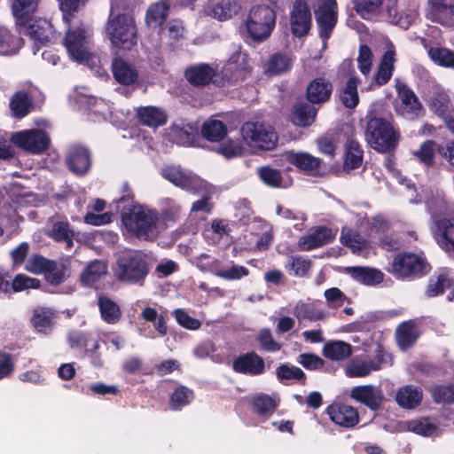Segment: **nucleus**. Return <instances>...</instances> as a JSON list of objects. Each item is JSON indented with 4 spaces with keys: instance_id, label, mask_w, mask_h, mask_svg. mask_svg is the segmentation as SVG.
I'll return each mask as SVG.
<instances>
[{
    "instance_id": "0eeeda50",
    "label": "nucleus",
    "mask_w": 454,
    "mask_h": 454,
    "mask_svg": "<svg viewBox=\"0 0 454 454\" xmlns=\"http://www.w3.org/2000/svg\"><path fill=\"white\" fill-rule=\"evenodd\" d=\"M90 31L84 24L70 27L66 32L63 43L71 59L80 64L88 63L91 59L89 49Z\"/></svg>"
},
{
    "instance_id": "a211bd4d",
    "label": "nucleus",
    "mask_w": 454,
    "mask_h": 454,
    "mask_svg": "<svg viewBox=\"0 0 454 454\" xmlns=\"http://www.w3.org/2000/svg\"><path fill=\"white\" fill-rule=\"evenodd\" d=\"M111 71L114 79L122 86L134 85L139 79L137 67L120 55L112 59Z\"/></svg>"
},
{
    "instance_id": "5fc2aeb1",
    "label": "nucleus",
    "mask_w": 454,
    "mask_h": 454,
    "mask_svg": "<svg viewBox=\"0 0 454 454\" xmlns=\"http://www.w3.org/2000/svg\"><path fill=\"white\" fill-rule=\"evenodd\" d=\"M352 3L356 12L366 20L380 12L383 0H352Z\"/></svg>"
},
{
    "instance_id": "bf43d9fd",
    "label": "nucleus",
    "mask_w": 454,
    "mask_h": 454,
    "mask_svg": "<svg viewBox=\"0 0 454 454\" xmlns=\"http://www.w3.org/2000/svg\"><path fill=\"white\" fill-rule=\"evenodd\" d=\"M253 410L259 415L271 414L278 406L276 401L266 394H261L253 398Z\"/></svg>"
},
{
    "instance_id": "cd10ccee",
    "label": "nucleus",
    "mask_w": 454,
    "mask_h": 454,
    "mask_svg": "<svg viewBox=\"0 0 454 454\" xmlns=\"http://www.w3.org/2000/svg\"><path fill=\"white\" fill-rule=\"evenodd\" d=\"M17 27L20 34L28 35L31 39L41 45H45L50 42L49 34L51 32V27L45 20H37L34 18L33 21Z\"/></svg>"
},
{
    "instance_id": "69168bd1",
    "label": "nucleus",
    "mask_w": 454,
    "mask_h": 454,
    "mask_svg": "<svg viewBox=\"0 0 454 454\" xmlns=\"http://www.w3.org/2000/svg\"><path fill=\"white\" fill-rule=\"evenodd\" d=\"M327 304L332 309H339L345 301L350 302V299L338 287H331L325 291Z\"/></svg>"
},
{
    "instance_id": "9d476101",
    "label": "nucleus",
    "mask_w": 454,
    "mask_h": 454,
    "mask_svg": "<svg viewBox=\"0 0 454 454\" xmlns=\"http://www.w3.org/2000/svg\"><path fill=\"white\" fill-rule=\"evenodd\" d=\"M399 105L395 106L397 114L415 121L424 114V107L415 92L404 82L395 86Z\"/></svg>"
},
{
    "instance_id": "f8f14e48",
    "label": "nucleus",
    "mask_w": 454,
    "mask_h": 454,
    "mask_svg": "<svg viewBox=\"0 0 454 454\" xmlns=\"http://www.w3.org/2000/svg\"><path fill=\"white\" fill-rule=\"evenodd\" d=\"M334 86L331 80L325 76L312 79L305 90L306 100L318 106L328 103L332 99Z\"/></svg>"
},
{
    "instance_id": "2eb2a0df",
    "label": "nucleus",
    "mask_w": 454,
    "mask_h": 454,
    "mask_svg": "<svg viewBox=\"0 0 454 454\" xmlns=\"http://www.w3.org/2000/svg\"><path fill=\"white\" fill-rule=\"evenodd\" d=\"M66 163L72 173L76 176H84L91 167V154L89 148L82 145H71L67 153Z\"/></svg>"
},
{
    "instance_id": "e2e57ef3",
    "label": "nucleus",
    "mask_w": 454,
    "mask_h": 454,
    "mask_svg": "<svg viewBox=\"0 0 454 454\" xmlns=\"http://www.w3.org/2000/svg\"><path fill=\"white\" fill-rule=\"evenodd\" d=\"M41 281L38 278H30L23 274H18L10 284V288L13 292H21L25 289H37L40 287Z\"/></svg>"
},
{
    "instance_id": "ddd939ff",
    "label": "nucleus",
    "mask_w": 454,
    "mask_h": 454,
    "mask_svg": "<svg viewBox=\"0 0 454 454\" xmlns=\"http://www.w3.org/2000/svg\"><path fill=\"white\" fill-rule=\"evenodd\" d=\"M427 19L446 27H454V0H428Z\"/></svg>"
},
{
    "instance_id": "6e6552de",
    "label": "nucleus",
    "mask_w": 454,
    "mask_h": 454,
    "mask_svg": "<svg viewBox=\"0 0 454 454\" xmlns=\"http://www.w3.org/2000/svg\"><path fill=\"white\" fill-rule=\"evenodd\" d=\"M244 139L250 146L261 150L270 151L274 149L278 142V136L275 129L260 122L247 121L241 127Z\"/></svg>"
},
{
    "instance_id": "393cba45",
    "label": "nucleus",
    "mask_w": 454,
    "mask_h": 454,
    "mask_svg": "<svg viewBox=\"0 0 454 454\" xmlns=\"http://www.w3.org/2000/svg\"><path fill=\"white\" fill-rule=\"evenodd\" d=\"M169 0H159L150 4L145 12V24L153 29L163 30V25L166 23L170 12Z\"/></svg>"
},
{
    "instance_id": "774afa93",
    "label": "nucleus",
    "mask_w": 454,
    "mask_h": 454,
    "mask_svg": "<svg viewBox=\"0 0 454 454\" xmlns=\"http://www.w3.org/2000/svg\"><path fill=\"white\" fill-rule=\"evenodd\" d=\"M358 68L364 75L370 74L372 65V52L367 44H361L357 57Z\"/></svg>"
},
{
    "instance_id": "f704fd0d",
    "label": "nucleus",
    "mask_w": 454,
    "mask_h": 454,
    "mask_svg": "<svg viewBox=\"0 0 454 454\" xmlns=\"http://www.w3.org/2000/svg\"><path fill=\"white\" fill-rule=\"evenodd\" d=\"M9 106L14 118L22 119L31 112L34 103L27 91L18 90L11 98Z\"/></svg>"
},
{
    "instance_id": "4c0bfd02",
    "label": "nucleus",
    "mask_w": 454,
    "mask_h": 454,
    "mask_svg": "<svg viewBox=\"0 0 454 454\" xmlns=\"http://www.w3.org/2000/svg\"><path fill=\"white\" fill-rule=\"evenodd\" d=\"M98 306L101 318L109 325L117 324L121 318V310L120 306L112 299L106 295H99L98 298Z\"/></svg>"
},
{
    "instance_id": "a18cd8bd",
    "label": "nucleus",
    "mask_w": 454,
    "mask_h": 454,
    "mask_svg": "<svg viewBox=\"0 0 454 454\" xmlns=\"http://www.w3.org/2000/svg\"><path fill=\"white\" fill-rule=\"evenodd\" d=\"M202 137L210 142H219L227 134L226 125L219 120H209L203 123Z\"/></svg>"
},
{
    "instance_id": "79ce46f5",
    "label": "nucleus",
    "mask_w": 454,
    "mask_h": 454,
    "mask_svg": "<svg viewBox=\"0 0 454 454\" xmlns=\"http://www.w3.org/2000/svg\"><path fill=\"white\" fill-rule=\"evenodd\" d=\"M439 145L434 140H426L417 151L413 152V156L424 167L433 168L435 162V152Z\"/></svg>"
},
{
    "instance_id": "f03ea898",
    "label": "nucleus",
    "mask_w": 454,
    "mask_h": 454,
    "mask_svg": "<svg viewBox=\"0 0 454 454\" xmlns=\"http://www.w3.org/2000/svg\"><path fill=\"white\" fill-rule=\"evenodd\" d=\"M121 223L128 232L137 239L153 241L158 237V214L139 205L124 207L121 213Z\"/></svg>"
},
{
    "instance_id": "c756f323",
    "label": "nucleus",
    "mask_w": 454,
    "mask_h": 454,
    "mask_svg": "<svg viewBox=\"0 0 454 454\" xmlns=\"http://www.w3.org/2000/svg\"><path fill=\"white\" fill-rule=\"evenodd\" d=\"M423 399L421 387L413 385H405L400 387L395 395V402L403 409L412 410L420 405Z\"/></svg>"
},
{
    "instance_id": "aec40b11",
    "label": "nucleus",
    "mask_w": 454,
    "mask_h": 454,
    "mask_svg": "<svg viewBox=\"0 0 454 454\" xmlns=\"http://www.w3.org/2000/svg\"><path fill=\"white\" fill-rule=\"evenodd\" d=\"M335 234L326 226H316L301 236L298 240V247L301 251H310L315 248L330 244L333 241Z\"/></svg>"
},
{
    "instance_id": "338daca9",
    "label": "nucleus",
    "mask_w": 454,
    "mask_h": 454,
    "mask_svg": "<svg viewBox=\"0 0 454 454\" xmlns=\"http://www.w3.org/2000/svg\"><path fill=\"white\" fill-rule=\"evenodd\" d=\"M340 242L345 247L355 250H360L364 247V239L360 234L350 229L343 228L340 235Z\"/></svg>"
},
{
    "instance_id": "09e8293b",
    "label": "nucleus",
    "mask_w": 454,
    "mask_h": 454,
    "mask_svg": "<svg viewBox=\"0 0 454 454\" xmlns=\"http://www.w3.org/2000/svg\"><path fill=\"white\" fill-rule=\"evenodd\" d=\"M454 284L453 278L446 272H441L437 277L430 278L426 289L427 297H435L442 294L446 289L450 288Z\"/></svg>"
},
{
    "instance_id": "a878e982",
    "label": "nucleus",
    "mask_w": 454,
    "mask_h": 454,
    "mask_svg": "<svg viewBox=\"0 0 454 454\" xmlns=\"http://www.w3.org/2000/svg\"><path fill=\"white\" fill-rule=\"evenodd\" d=\"M40 0H13L12 13L17 27L24 26L35 18Z\"/></svg>"
},
{
    "instance_id": "39448f33",
    "label": "nucleus",
    "mask_w": 454,
    "mask_h": 454,
    "mask_svg": "<svg viewBox=\"0 0 454 454\" xmlns=\"http://www.w3.org/2000/svg\"><path fill=\"white\" fill-rule=\"evenodd\" d=\"M431 270L423 254L403 251L394 256L388 272L399 280H413L427 276Z\"/></svg>"
},
{
    "instance_id": "473e14b6",
    "label": "nucleus",
    "mask_w": 454,
    "mask_h": 454,
    "mask_svg": "<svg viewBox=\"0 0 454 454\" xmlns=\"http://www.w3.org/2000/svg\"><path fill=\"white\" fill-rule=\"evenodd\" d=\"M347 272L353 279L366 286L378 285L383 281L384 278V274L380 270L368 267H348Z\"/></svg>"
},
{
    "instance_id": "c85d7f7f",
    "label": "nucleus",
    "mask_w": 454,
    "mask_h": 454,
    "mask_svg": "<svg viewBox=\"0 0 454 454\" xmlns=\"http://www.w3.org/2000/svg\"><path fill=\"white\" fill-rule=\"evenodd\" d=\"M316 105H312L306 101H297L291 113L292 122L299 127H309L316 120L317 109Z\"/></svg>"
},
{
    "instance_id": "9b49d317",
    "label": "nucleus",
    "mask_w": 454,
    "mask_h": 454,
    "mask_svg": "<svg viewBox=\"0 0 454 454\" xmlns=\"http://www.w3.org/2000/svg\"><path fill=\"white\" fill-rule=\"evenodd\" d=\"M312 27V13L306 0H295L290 11V29L297 38L305 37Z\"/></svg>"
},
{
    "instance_id": "c9c22d12",
    "label": "nucleus",
    "mask_w": 454,
    "mask_h": 454,
    "mask_svg": "<svg viewBox=\"0 0 454 454\" xmlns=\"http://www.w3.org/2000/svg\"><path fill=\"white\" fill-rule=\"evenodd\" d=\"M359 82L356 76H350L345 85L338 90L340 102L348 109H354L359 104L357 90Z\"/></svg>"
},
{
    "instance_id": "6e6d98bb",
    "label": "nucleus",
    "mask_w": 454,
    "mask_h": 454,
    "mask_svg": "<svg viewBox=\"0 0 454 454\" xmlns=\"http://www.w3.org/2000/svg\"><path fill=\"white\" fill-rule=\"evenodd\" d=\"M52 264L49 267L47 271L44 272V279L47 283L51 286H57L63 284L69 275L66 266L62 263H59L57 261L51 262Z\"/></svg>"
},
{
    "instance_id": "0e129e2a",
    "label": "nucleus",
    "mask_w": 454,
    "mask_h": 454,
    "mask_svg": "<svg viewBox=\"0 0 454 454\" xmlns=\"http://www.w3.org/2000/svg\"><path fill=\"white\" fill-rule=\"evenodd\" d=\"M85 0H59V9L62 12V19L65 23L70 25L75 13L79 11Z\"/></svg>"
},
{
    "instance_id": "ea45409f",
    "label": "nucleus",
    "mask_w": 454,
    "mask_h": 454,
    "mask_svg": "<svg viewBox=\"0 0 454 454\" xmlns=\"http://www.w3.org/2000/svg\"><path fill=\"white\" fill-rule=\"evenodd\" d=\"M363 160L364 150L360 143L354 138L348 139L345 144L344 167L348 169H356L362 165Z\"/></svg>"
},
{
    "instance_id": "4be33fe9",
    "label": "nucleus",
    "mask_w": 454,
    "mask_h": 454,
    "mask_svg": "<svg viewBox=\"0 0 454 454\" xmlns=\"http://www.w3.org/2000/svg\"><path fill=\"white\" fill-rule=\"evenodd\" d=\"M108 273L106 262L95 259L89 262L79 276V282L82 287L98 289V285L105 279Z\"/></svg>"
},
{
    "instance_id": "052dcab7",
    "label": "nucleus",
    "mask_w": 454,
    "mask_h": 454,
    "mask_svg": "<svg viewBox=\"0 0 454 454\" xmlns=\"http://www.w3.org/2000/svg\"><path fill=\"white\" fill-rule=\"evenodd\" d=\"M52 262L53 260L47 259L40 254H33L27 259L25 269L33 274H44Z\"/></svg>"
},
{
    "instance_id": "7c9ffc66",
    "label": "nucleus",
    "mask_w": 454,
    "mask_h": 454,
    "mask_svg": "<svg viewBox=\"0 0 454 454\" xmlns=\"http://www.w3.org/2000/svg\"><path fill=\"white\" fill-rule=\"evenodd\" d=\"M395 51L394 49L386 51L382 55L374 75V82L379 87L387 84L390 81L395 71Z\"/></svg>"
},
{
    "instance_id": "13d9d810",
    "label": "nucleus",
    "mask_w": 454,
    "mask_h": 454,
    "mask_svg": "<svg viewBox=\"0 0 454 454\" xmlns=\"http://www.w3.org/2000/svg\"><path fill=\"white\" fill-rule=\"evenodd\" d=\"M433 401L437 404L454 403V385H436L431 388Z\"/></svg>"
},
{
    "instance_id": "f3484780",
    "label": "nucleus",
    "mask_w": 454,
    "mask_h": 454,
    "mask_svg": "<svg viewBox=\"0 0 454 454\" xmlns=\"http://www.w3.org/2000/svg\"><path fill=\"white\" fill-rule=\"evenodd\" d=\"M349 395L373 411H379L385 401L381 388L373 385L354 387L351 388Z\"/></svg>"
},
{
    "instance_id": "2f4dec72",
    "label": "nucleus",
    "mask_w": 454,
    "mask_h": 454,
    "mask_svg": "<svg viewBox=\"0 0 454 454\" xmlns=\"http://www.w3.org/2000/svg\"><path fill=\"white\" fill-rule=\"evenodd\" d=\"M418 325L414 320H407L396 327L395 337L401 348L412 347L419 337Z\"/></svg>"
},
{
    "instance_id": "423d86ee",
    "label": "nucleus",
    "mask_w": 454,
    "mask_h": 454,
    "mask_svg": "<svg viewBox=\"0 0 454 454\" xmlns=\"http://www.w3.org/2000/svg\"><path fill=\"white\" fill-rule=\"evenodd\" d=\"M277 14L273 8L266 4L253 6L245 20L248 36L257 43L267 40L276 27Z\"/></svg>"
},
{
    "instance_id": "72a5a7b5",
    "label": "nucleus",
    "mask_w": 454,
    "mask_h": 454,
    "mask_svg": "<svg viewBox=\"0 0 454 454\" xmlns=\"http://www.w3.org/2000/svg\"><path fill=\"white\" fill-rule=\"evenodd\" d=\"M286 158L290 164L306 173L317 170L322 163L321 159L304 152H288Z\"/></svg>"
},
{
    "instance_id": "6ab92c4d",
    "label": "nucleus",
    "mask_w": 454,
    "mask_h": 454,
    "mask_svg": "<svg viewBox=\"0 0 454 454\" xmlns=\"http://www.w3.org/2000/svg\"><path fill=\"white\" fill-rule=\"evenodd\" d=\"M434 238L450 257L454 258V218H440L434 221Z\"/></svg>"
},
{
    "instance_id": "dca6fc26",
    "label": "nucleus",
    "mask_w": 454,
    "mask_h": 454,
    "mask_svg": "<svg viewBox=\"0 0 454 454\" xmlns=\"http://www.w3.org/2000/svg\"><path fill=\"white\" fill-rule=\"evenodd\" d=\"M337 9L338 5L336 0H324L323 4L319 6L317 22L318 25L319 36L324 41L330 38L337 23Z\"/></svg>"
},
{
    "instance_id": "b1692460",
    "label": "nucleus",
    "mask_w": 454,
    "mask_h": 454,
    "mask_svg": "<svg viewBox=\"0 0 454 454\" xmlns=\"http://www.w3.org/2000/svg\"><path fill=\"white\" fill-rule=\"evenodd\" d=\"M185 80L195 88H204L213 82L215 70L207 63L188 66L184 73Z\"/></svg>"
},
{
    "instance_id": "e433bc0d",
    "label": "nucleus",
    "mask_w": 454,
    "mask_h": 454,
    "mask_svg": "<svg viewBox=\"0 0 454 454\" xmlns=\"http://www.w3.org/2000/svg\"><path fill=\"white\" fill-rule=\"evenodd\" d=\"M137 115L142 124L150 128L163 126L168 121L166 113L155 106L139 107Z\"/></svg>"
},
{
    "instance_id": "a19ab883",
    "label": "nucleus",
    "mask_w": 454,
    "mask_h": 454,
    "mask_svg": "<svg viewBox=\"0 0 454 454\" xmlns=\"http://www.w3.org/2000/svg\"><path fill=\"white\" fill-rule=\"evenodd\" d=\"M21 38L15 35L10 28L0 25V55H12L21 48Z\"/></svg>"
},
{
    "instance_id": "3c124183",
    "label": "nucleus",
    "mask_w": 454,
    "mask_h": 454,
    "mask_svg": "<svg viewBox=\"0 0 454 454\" xmlns=\"http://www.w3.org/2000/svg\"><path fill=\"white\" fill-rule=\"evenodd\" d=\"M380 369V364H375V362L352 360L347 365L346 374L351 378L365 377L372 371H378Z\"/></svg>"
},
{
    "instance_id": "8fccbe9b",
    "label": "nucleus",
    "mask_w": 454,
    "mask_h": 454,
    "mask_svg": "<svg viewBox=\"0 0 454 454\" xmlns=\"http://www.w3.org/2000/svg\"><path fill=\"white\" fill-rule=\"evenodd\" d=\"M141 317L146 321L153 323L154 329L160 336L168 333L167 316L158 314L157 310L152 307H145L141 312Z\"/></svg>"
},
{
    "instance_id": "1a4fd4ad",
    "label": "nucleus",
    "mask_w": 454,
    "mask_h": 454,
    "mask_svg": "<svg viewBox=\"0 0 454 454\" xmlns=\"http://www.w3.org/2000/svg\"><path fill=\"white\" fill-rule=\"evenodd\" d=\"M11 142L29 153L39 155L48 150L51 139L46 131L31 129L13 133Z\"/></svg>"
},
{
    "instance_id": "37998d69",
    "label": "nucleus",
    "mask_w": 454,
    "mask_h": 454,
    "mask_svg": "<svg viewBox=\"0 0 454 454\" xmlns=\"http://www.w3.org/2000/svg\"><path fill=\"white\" fill-rule=\"evenodd\" d=\"M194 399L192 389L180 385L175 388L168 400L169 408L172 411H181L184 407L189 405Z\"/></svg>"
},
{
    "instance_id": "603ef678",
    "label": "nucleus",
    "mask_w": 454,
    "mask_h": 454,
    "mask_svg": "<svg viewBox=\"0 0 454 454\" xmlns=\"http://www.w3.org/2000/svg\"><path fill=\"white\" fill-rule=\"evenodd\" d=\"M240 10V5L235 0H221L212 10L214 18L219 20H226L236 15Z\"/></svg>"
},
{
    "instance_id": "de8ad7c7",
    "label": "nucleus",
    "mask_w": 454,
    "mask_h": 454,
    "mask_svg": "<svg viewBox=\"0 0 454 454\" xmlns=\"http://www.w3.org/2000/svg\"><path fill=\"white\" fill-rule=\"evenodd\" d=\"M427 54L437 66L454 69V51L446 47H430L427 50Z\"/></svg>"
},
{
    "instance_id": "864d4df0",
    "label": "nucleus",
    "mask_w": 454,
    "mask_h": 454,
    "mask_svg": "<svg viewBox=\"0 0 454 454\" xmlns=\"http://www.w3.org/2000/svg\"><path fill=\"white\" fill-rule=\"evenodd\" d=\"M257 175L260 180L269 187L280 188L282 185L283 176L279 169L265 165L257 168Z\"/></svg>"
},
{
    "instance_id": "4d7b16f0",
    "label": "nucleus",
    "mask_w": 454,
    "mask_h": 454,
    "mask_svg": "<svg viewBox=\"0 0 454 454\" xmlns=\"http://www.w3.org/2000/svg\"><path fill=\"white\" fill-rule=\"evenodd\" d=\"M52 317L53 313L50 309H37L31 318L32 325L37 332L46 333L52 326Z\"/></svg>"
},
{
    "instance_id": "4468645a",
    "label": "nucleus",
    "mask_w": 454,
    "mask_h": 454,
    "mask_svg": "<svg viewBox=\"0 0 454 454\" xmlns=\"http://www.w3.org/2000/svg\"><path fill=\"white\" fill-rule=\"evenodd\" d=\"M325 412L334 424L342 427L352 428L359 423L357 409L341 402H333Z\"/></svg>"
},
{
    "instance_id": "7ed1b4c3",
    "label": "nucleus",
    "mask_w": 454,
    "mask_h": 454,
    "mask_svg": "<svg viewBox=\"0 0 454 454\" xmlns=\"http://www.w3.org/2000/svg\"><path fill=\"white\" fill-rule=\"evenodd\" d=\"M114 278L123 284L142 286L149 274L146 255L135 250L120 255L113 265Z\"/></svg>"
},
{
    "instance_id": "49530a36",
    "label": "nucleus",
    "mask_w": 454,
    "mask_h": 454,
    "mask_svg": "<svg viewBox=\"0 0 454 454\" xmlns=\"http://www.w3.org/2000/svg\"><path fill=\"white\" fill-rule=\"evenodd\" d=\"M294 315L299 320L309 321H318L325 317L324 311L318 309L314 302H297L294 308Z\"/></svg>"
},
{
    "instance_id": "5701e85b",
    "label": "nucleus",
    "mask_w": 454,
    "mask_h": 454,
    "mask_svg": "<svg viewBox=\"0 0 454 454\" xmlns=\"http://www.w3.org/2000/svg\"><path fill=\"white\" fill-rule=\"evenodd\" d=\"M160 174L164 179L183 190L194 191L200 186V178L183 170L180 167H166Z\"/></svg>"
},
{
    "instance_id": "680f3d73",
    "label": "nucleus",
    "mask_w": 454,
    "mask_h": 454,
    "mask_svg": "<svg viewBox=\"0 0 454 454\" xmlns=\"http://www.w3.org/2000/svg\"><path fill=\"white\" fill-rule=\"evenodd\" d=\"M256 340L261 349L266 352H278L282 348L281 344L274 340L269 328H262L256 336Z\"/></svg>"
},
{
    "instance_id": "58836bf2",
    "label": "nucleus",
    "mask_w": 454,
    "mask_h": 454,
    "mask_svg": "<svg viewBox=\"0 0 454 454\" xmlns=\"http://www.w3.org/2000/svg\"><path fill=\"white\" fill-rule=\"evenodd\" d=\"M353 352L352 346L343 340H332L323 347V356L331 361H342L348 358Z\"/></svg>"
},
{
    "instance_id": "c03bdc74",
    "label": "nucleus",
    "mask_w": 454,
    "mask_h": 454,
    "mask_svg": "<svg viewBox=\"0 0 454 454\" xmlns=\"http://www.w3.org/2000/svg\"><path fill=\"white\" fill-rule=\"evenodd\" d=\"M276 375L279 382L286 383L290 380H296L301 385L306 384V374L304 372L294 365L289 364H281L276 369Z\"/></svg>"
},
{
    "instance_id": "bb28decb",
    "label": "nucleus",
    "mask_w": 454,
    "mask_h": 454,
    "mask_svg": "<svg viewBox=\"0 0 454 454\" xmlns=\"http://www.w3.org/2000/svg\"><path fill=\"white\" fill-rule=\"evenodd\" d=\"M294 64V58L287 52L271 54L263 65V72L270 76L281 75L289 72Z\"/></svg>"
},
{
    "instance_id": "20e7f679",
    "label": "nucleus",
    "mask_w": 454,
    "mask_h": 454,
    "mask_svg": "<svg viewBox=\"0 0 454 454\" xmlns=\"http://www.w3.org/2000/svg\"><path fill=\"white\" fill-rule=\"evenodd\" d=\"M105 33L113 48L130 51L137 43V27L135 19L128 13L111 12Z\"/></svg>"
},
{
    "instance_id": "f257e3e1",
    "label": "nucleus",
    "mask_w": 454,
    "mask_h": 454,
    "mask_svg": "<svg viewBox=\"0 0 454 454\" xmlns=\"http://www.w3.org/2000/svg\"><path fill=\"white\" fill-rule=\"evenodd\" d=\"M364 122V140L372 149L380 153H392L395 151L401 132L390 112L369 109Z\"/></svg>"
},
{
    "instance_id": "412c9836",
    "label": "nucleus",
    "mask_w": 454,
    "mask_h": 454,
    "mask_svg": "<svg viewBox=\"0 0 454 454\" xmlns=\"http://www.w3.org/2000/svg\"><path fill=\"white\" fill-rule=\"evenodd\" d=\"M232 370L240 374L257 376L265 372V363L256 352L250 351L234 358Z\"/></svg>"
}]
</instances>
